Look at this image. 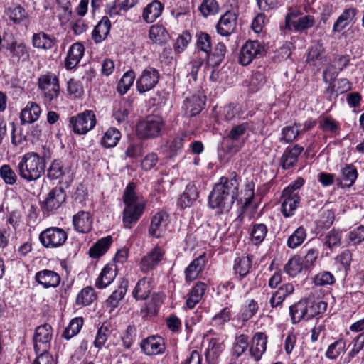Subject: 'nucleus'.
Listing matches in <instances>:
<instances>
[{"label":"nucleus","mask_w":364,"mask_h":364,"mask_svg":"<svg viewBox=\"0 0 364 364\" xmlns=\"http://www.w3.org/2000/svg\"><path fill=\"white\" fill-rule=\"evenodd\" d=\"M239 183L235 178L222 177L209 196V205L212 208H219L221 212H228L237 198Z\"/></svg>","instance_id":"nucleus-1"},{"label":"nucleus","mask_w":364,"mask_h":364,"mask_svg":"<svg viewBox=\"0 0 364 364\" xmlns=\"http://www.w3.org/2000/svg\"><path fill=\"white\" fill-rule=\"evenodd\" d=\"M46 161L35 152L24 154L17 165L19 176L31 182L40 178L45 173Z\"/></svg>","instance_id":"nucleus-2"},{"label":"nucleus","mask_w":364,"mask_h":364,"mask_svg":"<svg viewBox=\"0 0 364 364\" xmlns=\"http://www.w3.org/2000/svg\"><path fill=\"white\" fill-rule=\"evenodd\" d=\"M135 188L134 183H129L123 196L127 205L123 212V223L127 228H131L138 221L144 210V202L136 196Z\"/></svg>","instance_id":"nucleus-3"},{"label":"nucleus","mask_w":364,"mask_h":364,"mask_svg":"<svg viewBox=\"0 0 364 364\" xmlns=\"http://www.w3.org/2000/svg\"><path fill=\"white\" fill-rule=\"evenodd\" d=\"M165 121L158 115H151L136 124V134L141 139H155L161 136L165 129Z\"/></svg>","instance_id":"nucleus-4"},{"label":"nucleus","mask_w":364,"mask_h":364,"mask_svg":"<svg viewBox=\"0 0 364 364\" xmlns=\"http://www.w3.org/2000/svg\"><path fill=\"white\" fill-rule=\"evenodd\" d=\"M38 87L43 92L46 102H51L60 94V85L58 77L51 73L41 75L38 81Z\"/></svg>","instance_id":"nucleus-5"},{"label":"nucleus","mask_w":364,"mask_h":364,"mask_svg":"<svg viewBox=\"0 0 364 364\" xmlns=\"http://www.w3.org/2000/svg\"><path fill=\"white\" fill-rule=\"evenodd\" d=\"M96 124L95 114L87 110L70 119V127L77 134H85L91 130Z\"/></svg>","instance_id":"nucleus-6"},{"label":"nucleus","mask_w":364,"mask_h":364,"mask_svg":"<svg viewBox=\"0 0 364 364\" xmlns=\"http://www.w3.org/2000/svg\"><path fill=\"white\" fill-rule=\"evenodd\" d=\"M68 238L66 232L58 227H51L41 232L39 240L46 247H57L63 245Z\"/></svg>","instance_id":"nucleus-7"},{"label":"nucleus","mask_w":364,"mask_h":364,"mask_svg":"<svg viewBox=\"0 0 364 364\" xmlns=\"http://www.w3.org/2000/svg\"><path fill=\"white\" fill-rule=\"evenodd\" d=\"M52 332V327L49 324H44L36 328L33 336L34 350L36 354L48 353Z\"/></svg>","instance_id":"nucleus-8"},{"label":"nucleus","mask_w":364,"mask_h":364,"mask_svg":"<svg viewBox=\"0 0 364 364\" xmlns=\"http://www.w3.org/2000/svg\"><path fill=\"white\" fill-rule=\"evenodd\" d=\"M159 80V73L156 69L148 67L144 69L140 77L136 80V88L140 93L149 91L153 89Z\"/></svg>","instance_id":"nucleus-9"},{"label":"nucleus","mask_w":364,"mask_h":364,"mask_svg":"<svg viewBox=\"0 0 364 364\" xmlns=\"http://www.w3.org/2000/svg\"><path fill=\"white\" fill-rule=\"evenodd\" d=\"M264 51V48L257 41H247L241 48L239 63L242 65H247L254 58L262 55Z\"/></svg>","instance_id":"nucleus-10"},{"label":"nucleus","mask_w":364,"mask_h":364,"mask_svg":"<svg viewBox=\"0 0 364 364\" xmlns=\"http://www.w3.org/2000/svg\"><path fill=\"white\" fill-rule=\"evenodd\" d=\"M66 194L61 187H55L50 191L42 207L48 212L57 210L65 201Z\"/></svg>","instance_id":"nucleus-11"},{"label":"nucleus","mask_w":364,"mask_h":364,"mask_svg":"<svg viewBox=\"0 0 364 364\" xmlns=\"http://www.w3.org/2000/svg\"><path fill=\"white\" fill-rule=\"evenodd\" d=\"M169 216L165 212L156 213L151 219L149 230L150 235L157 238L162 237L167 230Z\"/></svg>","instance_id":"nucleus-12"},{"label":"nucleus","mask_w":364,"mask_h":364,"mask_svg":"<svg viewBox=\"0 0 364 364\" xmlns=\"http://www.w3.org/2000/svg\"><path fill=\"white\" fill-rule=\"evenodd\" d=\"M142 351L147 355L163 353L165 350L164 340L160 336H153L144 339L141 343Z\"/></svg>","instance_id":"nucleus-13"},{"label":"nucleus","mask_w":364,"mask_h":364,"mask_svg":"<svg viewBox=\"0 0 364 364\" xmlns=\"http://www.w3.org/2000/svg\"><path fill=\"white\" fill-rule=\"evenodd\" d=\"M236 15L231 12H226L219 20L216 29L219 34L228 36L232 33L236 27Z\"/></svg>","instance_id":"nucleus-14"},{"label":"nucleus","mask_w":364,"mask_h":364,"mask_svg":"<svg viewBox=\"0 0 364 364\" xmlns=\"http://www.w3.org/2000/svg\"><path fill=\"white\" fill-rule=\"evenodd\" d=\"M164 252L159 247H155L146 255L142 257L140 263L141 269L148 272L153 269L161 260Z\"/></svg>","instance_id":"nucleus-15"},{"label":"nucleus","mask_w":364,"mask_h":364,"mask_svg":"<svg viewBox=\"0 0 364 364\" xmlns=\"http://www.w3.org/2000/svg\"><path fill=\"white\" fill-rule=\"evenodd\" d=\"M36 281L43 285L45 288L56 287L60 284V277L54 271L44 269L36 274Z\"/></svg>","instance_id":"nucleus-16"},{"label":"nucleus","mask_w":364,"mask_h":364,"mask_svg":"<svg viewBox=\"0 0 364 364\" xmlns=\"http://www.w3.org/2000/svg\"><path fill=\"white\" fill-rule=\"evenodd\" d=\"M267 336L263 333H257L252 339L250 348L251 356L258 361L267 348Z\"/></svg>","instance_id":"nucleus-17"},{"label":"nucleus","mask_w":364,"mask_h":364,"mask_svg":"<svg viewBox=\"0 0 364 364\" xmlns=\"http://www.w3.org/2000/svg\"><path fill=\"white\" fill-rule=\"evenodd\" d=\"M41 113L40 106L33 102H29L22 109L20 119L22 124H31L38 119Z\"/></svg>","instance_id":"nucleus-18"},{"label":"nucleus","mask_w":364,"mask_h":364,"mask_svg":"<svg viewBox=\"0 0 364 364\" xmlns=\"http://www.w3.org/2000/svg\"><path fill=\"white\" fill-rule=\"evenodd\" d=\"M117 276V267L112 264L105 266L96 279L95 287L97 289H104L109 285Z\"/></svg>","instance_id":"nucleus-19"},{"label":"nucleus","mask_w":364,"mask_h":364,"mask_svg":"<svg viewBox=\"0 0 364 364\" xmlns=\"http://www.w3.org/2000/svg\"><path fill=\"white\" fill-rule=\"evenodd\" d=\"M303 147L295 145L292 148H287L281 158V165L284 169L293 167L298 161V157L303 151Z\"/></svg>","instance_id":"nucleus-20"},{"label":"nucleus","mask_w":364,"mask_h":364,"mask_svg":"<svg viewBox=\"0 0 364 364\" xmlns=\"http://www.w3.org/2000/svg\"><path fill=\"white\" fill-rule=\"evenodd\" d=\"M205 264V256L201 255L193 260L188 267L185 269V277L186 281L192 282L195 280L199 274L203 271Z\"/></svg>","instance_id":"nucleus-21"},{"label":"nucleus","mask_w":364,"mask_h":364,"mask_svg":"<svg viewBox=\"0 0 364 364\" xmlns=\"http://www.w3.org/2000/svg\"><path fill=\"white\" fill-rule=\"evenodd\" d=\"M111 28V23L107 16H103L95 27L92 37L96 43H101L107 38Z\"/></svg>","instance_id":"nucleus-22"},{"label":"nucleus","mask_w":364,"mask_h":364,"mask_svg":"<svg viewBox=\"0 0 364 364\" xmlns=\"http://www.w3.org/2000/svg\"><path fill=\"white\" fill-rule=\"evenodd\" d=\"M84 53V46L80 43L71 46L65 59V66L68 69L75 68L80 62Z\"/></svg>","instance_id":"nucleus-23"},{"label":"nucleus","mask_w":364,"mask_h":364,"mask_svg":"<svg viewBox=\"0 0 364 364\" xmlns=\"http://www.w3.org/2000/svg\"><path fill=\"white\" fill-rule=\"evenodd\" d=\"M282 212L285 217L293 215L298 206L300 198L297 194H284L282 196Z\"/></svg>","instance_id":"nucleus-24"},{"label":"nucleus","mask_w":364,"mask_h":364,"mask_svg":"<svg viewBox=\"0 0 364 364\" xmlns=\"http://www.w3.org/2000/svg\"><path fill=\"white\" fill-rule=\"evenodd\" d=\"M73 223L75 229L79 232H88L92 228V220L87 212L80 211L73 217Z\"/></svg>","instance_id":"nucleus-25"},{"label":"nucleus","mask_w":364,"mask_h":364,"mask_svg":"<svg viewBox=\"0 0 364 364\" xmlns=\"http://www.w3.org/2000/svg\"><path fill=\"white\" fill-rule=\"evenodd\" d=\"M56 39L44 32L35 33L32 38V44L34 48L43 49L45 50H50L54 47Z\"/></svg>","instance_id":"nucleus-26"},{"label":"nucleus","mask_w":364,"mask_h":364,"mask_svg":"<svg viewBox=\"0 0 364 364\" xmlns=\"http://www.w3.org/2000/svg\"><path fill=\"white\" fill-rule=\"evenodd\" d=\"M163 8L164 6L160 1L157 0L153 1L144 9V19L148 23L154 22L158 17L161 16Z\"/></svg>","instance_id":"nucleus-27"},{"label":"nucleus","mask_w":364,"mask_h":364,"mask_svg":"<svg viewBox=\"0 0 364 364\" xmlns=\"http://www.w3.org/2000/svg\"><path fill=\"white\" fill-rule=\"evenodd\" d=\"M356 14L357 10L355 9L349 8L345 9L335 22L333 28V31L339 32L344 29L353 21Z\"/></svg>","instance_id":"nucleus-28"},{"label":"nucleus","mask_w":364,"mask_h":364,"mask_svg":"<svg viewBox=\"0 0 364 364\" xmlns=\"http://www.w3.org/2000/svg\"><path fill=\"white\" fill-rule=\"evenodd\" d=\"M206 289V284L203 282H197L188 294L186 305L189 309L193 308L198 304L203 296L204 295Z\"/></svg>","instance_id":"nucleus-29"},{"label":"nucleus","mask_w":364,"mask_h":364,"mask_svg":"<svg viewBox=\"0 0 364 364\" xmlns=\"http://www.w3.org/2000/svg\"><path fill=\"white\" fill-rule=\"evenodd\" d=\"M252 267V257L248 255H243L235 259L234 270L240 277H245Z\"/></svg>","instance_id":"nucleus-30"},{"label":"nucleus","mask_w":364,"mask_h":364,"mask_svg":"<svg viewBox=\"0 0 364 364\" xmlns=\"http://www.w3.org/2000/svg\"><path fill=\"white\" fill-rule=\"evenodd\" d=\"M97 299L96 293L92 287H86L77 294L75 303L77 306H88Z\"/></svg>","instance_id":"nucleus-31"},{"label":"nucleus","mask_w":364,"mask_h":364,"mask_svg":"<svg viewBox=\"0 0 364 364\" xmlns=\"http://www.w3.org/2000/svg\"><path fill=\"white\" fill-rule=\"evenodd\" d=\"M112 242V238L110 236L100 239L90 249V256L95 258L102 256L107 251Z\"/></svg>","instance_id":"nucleus-32"},{"label":"nucleus","mask_w":364,"mask_h":364,"mask_svg":"<svg viewBox=\"0 0 364 364\" xmlns=\"http://www.w3.org/2000/svg\"><path fill=\"white\" fill-rule=\"evenodd\" d=\"M289 311L294 323H299L303 318L307 320L306 301H300L290 306Z\"/></svg>","instance_id":"nucleus-33"},{"label":"nucleus","mask_w":364,"mask_h":364,"mask_svg":"<svg viewBox=\"0 0 364 364\" xmlns=\"http://www.w3.org/2000/svg\"><path fill=\"white\" fill-rule=\"evenodd\" d=\"M303 269H306L301 261V257L294 256L291 258L284 267L285 272L290 277H296L301 272Z\"/></svg>","instance_id":"nucleus-34"},{"label":"nucleus","mask_w":364,"mask_h":364,"mask_svg":"<svg viewBox=\"0 0 364 364\" xmlns=\"http://www.w3.org/2000/svg\"><path fill=\"white\" fill-rule=\"evenodd\" d=\"M150 291L151 287L149 282L145 278H143L137 282L133 291V296L137 300H144L149 297Z\"/></svg>","instance_id":"nucleus-35"},{"label":"nucleus","mask_w":364,"mask_h":364,"mask_svg":"<svg viewBox=\"0 0 364 364\" xmlns=\"http://www.w3.org/2000/svg\"><path fill=\"white\" fill-rule=\"evenodd\" d=\"M121 138L120 132L116 128H109L105 133L102 139V144L105 147H114Z\"/></svg>","instance_id":"nucleus-36"},{"label":"nucleus","mask_w":364,"mask_h":364,"mask_svg":"<svg viewBox=\"0 0 364 364\" xmlns=\"http://www.w3.org/2000/svg\"><path fill=\"white\" fill-rule=\"evenodd\" d=\"M128 282L122 280L118 289L114 291L111 296L107 299V303L112 307H116L120 300L124 296L127 290Z\"/></svg>","instance_id":"nucleus-37"},{"label":"nucleus","mask_w":364,"mask_h":364,"mask_svg":"<svg viewBox=\"0 0 364 364\" xmlns=\"http://www.w3.org/2000/svg\"><path fill=\"white\" fill-rule=\"evenodd\" d=\"M327 309V303L323 301H314L308 304L306 302L307 320L324 313Z\"/></svg>","instance_id":"nucleus-38"},{"label":"nucleus","mask_w":364,"mask_h":364,"mask_svg":"<svg viewBox=\"0 0 364 364\" xmlns=\"http://www.w3.org/2000/svg\"><path fill=\"white\" fill-rule=\"evenodd\" d=\"M306 237V230L302 226H300L289 237L287 246L289 248H296L304 242Z\"/></svg>","instance_id":"nucleus-39"},{"label":"nucleus","mask_w":364,"mask_h":364,"mask_svg":"<svg viewBox=\"0 0 364 364\" xmlns=\"http://www.w3.org/2000/svg\"><path fill=\"white\" fill-rule=\"evenodd\" d=\"M83 325V319L81 317H77L72 319L68 326L65 329L63 337L70 339L79 333Z\"/></svg>","instance_id":"nucleus-40"},{"label":"nucleus","mask_w":364,"mask_h":364,"mask_svg":"<svg viewBox=\"0 0 364 364\" xmlns=\"http://www.w3.org/2000/svg\"><path fill=\"white\" fill-rule=\"evenodd\" d=\"M135 79V74L132 70L125 73L117 85V91L121 94H125L133 85Z\"/></svg>","instance_id":"nucleus-41"},{"label":"nucleus","mask_w":364,"mask_h":364,"mask_svg":"<svg viewBox=\"0 0 364 364\" xmlns=\"http://www.w3.org/2000/svg\"><path fill=\"white\" fill-rule=\"evenodd\" d=\"M342 176L343 180L345 181V185L350 187L358 177L357 170L352 164L346 165L342 168Z\"/></svg>","instance_id":"nucleus-42"},{"label":"nucleus","mask_w":364,"mask_h":364,"mask_svg":"<svg viewBox=\"0 0 364 364\" xmlns=\"http://www.w3.org/2000/svg\"><path fill=\"white\" fill-rule=\"evenodd\" d=\"M232 316V313L228 307L223 308L218 314L212 318V325L213 326L222 327L225 323L228 322Z\"/></svg>","instance_id":"nucleus-43"},{"label":"nucleus","mask_w":364,"mask_h":364,"mask_svg":"<svg viewBox=\"0 0 364 364\" xmlns=\"http://www.w3.org/2000/svg\"><path fill=\"white\" fill-rule=\"evenodd\" d=\"M6 14L14 23H21L28 17L27 12L21 6L9 8L6 11Z\"/></svg>","instance_id":"nucleus-44"},{"label":"nucleus","mask_w":364,"mask_h":364,"mask_svg":"<svg viewBox=\"0 0 364 364\" xmlns=\"http://www.w3.org/2000/svg\"><path fill=\"white\" fill-rule=\"evenodd\" d=\"M218 9L216 0H203L199 7L200 11L205 17L215 14L218 13Z\"/></svg>","instance_id":"nucleus-45"},{"label":"nucleus","mask_w":364,"mask_h":364,"mask_svg":"<svg viewBox=\"0 0 364 364\" xmlns=\"http://www.w3.org/2000/svg\"><path fill=\"white\" fill-rule=\"evenodd\" d=\"M129 104L127 102H119L114 107L113 117L118 122L127 120L129 114Z\"/></svg>","instance_id":"nucleus-46"},{"label":"nucleus","mask_w":364,"mask_h":364,"mask_svg":"<svg viewBox=\"0 0 364 364\" xmlns=\"http://www.w3.org/2000/svg\"><path fill=\"white\" fill-rule=\"evenodd\" d=\"M345 342L338 340L331 344L326 353L327 358L330 359H336L345 350Z\"/></svg>","instance_id":"nucleus-47"},{"label":"nucleus","mask_w":364,"mask_h":364,"mask_svg":"<svg viewBox=\"0 0 364 364\" xmlns=\"http://www.w3.org/2000/svg\"><path fill=\"white\" fill-rule=\"evenodd\" d=\"M342 234L340 230H331L326 235L325 245L330 249L341 245Z\"/></svg>","instance_id":"nucleus-48"},{"label":"nucleus","mask_w":364,"mask_h":364,"mask_svg":"<svg viewBox=\"0 0 364 364\" xmlns=\"http://www.w3.org/2000/svg\"><path fill=\"white\" fill-rule=\"evenodd\" d=\"M248 347V338L245 335H240L237 338L233 344L232 353L234 355L240 356Z\"/></svg>","instance_id":"nucleus-49"},{"label":"nucleus","mask_w":364,"mask_h":364,"mask_svg":"<svg viewBox=\"0 0 364 364\" xmlns=\"http://www.w3.org/2000/svg\"><path fill=\"white\" fill-rule=\"evenodd\" d=\"M267 229L264 224L254 225L251 230V240L256 244L262 242L267 235Z\"/></svg>","instance_id":"nucleus-50"},{"label":"nucleus","mask_w":364,"mask_h":364,"mask_svg":"<svg viewBox=\"0 0 364 364\" xmlns=\"http://www.w3.org/2000/svg\"><path fill=\"white\" fill-rule=\"evenodd\" d=\"M0 176L6 184L13 185L17 181V175L9 165H3L0 168Z\"/></svg>","instance_id":"nucleus-51"},{"label":"nucleus","mask_w":364,"mask_h":364,"mask_svg":"<svg viewBox=\"0 0 364 364\" xmlns=\"http://www.w3.org/2000/svg\"><path fill=\"white\" fill-rule=\"evenodd\" d=\"M364 241V226L360 225L354 228L348 233V244L356 245Z\"/></svg>","instance_id":"nucleus-52"},{"label":"nucleus","mask_w":364,"mask_h":364,"mask_svg":"<svg viewBox=\"0 0 364 364\" xmlns=\"http://www.w3.org/2000/svg\"><path fill=\"white\" fill-rule=\"evenodd\" d=\"M205 105V102L200 97L193 96L187 105V107L190 109L191 116H195L198 114Z\"/></svg>","instance_id":"nucleus-53"},{"label":"nucleus","mask_w":364,"mask_h":364,"mask_svg":"<svg viewBox=\"0 0 364 364\" xmlns=\"http://www.w3.org/2000/svg\"><path fill=\"white\" fill-rule=\"evenodd\" d=\"M314 24V18L313 16L307 15L292 22V26L296 31H303L311 28Z\"/></svg>","instance_id":"nucleus-54"},{"label":"nucleus","mask_w":364,"mask_h":364,"mask_svg":"<svg viewBox=\"0 0 364 364\" xmlns=\"http://www.w3.org/2000/svg\"><path fill=\"white\" fill-rule=\"evenodd\" d=\"M197 47L208 55L211 50L210 36L205 33H200L197 40Z\"/></svg>","instance_id":"nucleus-55"},{"label":"nucleus","mask_w":364,"mask_h":364,"mask_svg":"<svg viewBox=\"0 0 364 364\" xmlns=\"http://www.w3.org/2000/svg\"><path fill=\"white\" fill-rule=\"evenodd\" d=\"M300 130L298 128V124L295 123L292 126H287L282 129V139L285 142H290L294 140L299 135Z\"/></svg>","instance_id":"nucleus-56"},{"label":"nucleus","mask_w":364,"mask_h":364,"mask_svg":"<svg viewBox=\"0 0 364 364\" xmlns=\"http://www.w3.org/2000/svg\"><path fill=\"white\" fill-rule=\"evenodd\" d=\"M64 174L63 165L60 161L55 160L48 170V177L58 179Z\"/></svg>","instance_id":"nucleus-57"},{"label":"nucleus","mask_w":364,"mask_h":364,"mask_svg":"<svg viewBox=\"0 0 364 364\" xmlns=\"http://www.w3.org/2000/svg\"><path fill=\"white\" fill-rule=\"evenodd\" d=\"M334 282L335 278L329 272H320L314 278V284L318 286L332 284Z\"/></svg>","instance_id":"nucleus-58"},{"label":"nucleus","mask_w":364,"mask_h":364,"mask_svg":"<svg viewBox=\"0 0 364 364\" xmlns=\"http://www.w3.org/2000/svg\"><path fill=\"white\" fill-rule=\"evenodd\" d=\"M110 331L107 326L102 325L98 330L94 344L95 347L100 348L106 342Z\"/></svg>","instance_id":"nucleus-59"},{"label":"nucleus","mask_w":364,"mask_h":364,"mask_svg":"<svg viewBox=\"0 0 364 364\" xmlns=\"http://www.w3.org/2000/svg\"><path fill=\"white\" fill-rule=\"evenodd\" d=\"M55 2L64 12V14L60 16V21L62 23H65L70 19L72 14L70 1V0H55Z\"/></svg>","instance_id":"nucleus-60"},{"label":"nucleus","mask_w":364,"mask_h":364,"mask_svg":"<svg viewBox=\"0 0 364 364\" xmlns=\"http://www.w3.org/2000/svg\"><path fill=\"white\" fill-rule=\"evenodd\" d=\"M318 251L316 249L311 248L309 250L301 261L305 269H309L312 267L318 258Z\"/></svg>","instance_id":"nucleus-61"},{"label":"nucleus","mask_w":364,"mask_h":364,"mask_svg":"<svg viewBox=\"0 0 364 364\" xmlns=\"http://www.w3.org/2000/svg\"><path fill=\"white\" fill-rule=\"evenodd\" d=\"M67 90L68 95L73 98L80 97L83 92L82 86L73 79L68 82Z\"/></svg>","instance_id":"nucleus-62"},{"label":"nucleus","mask_w":364,"mask_h":364,"mask_svg":"<svg viewBox=\"0 0 364 364\" xmlns=\"http://www.w3.org/2000/svg\"><path fill=\"white\" fill-rule=\"evenodd\" d=\"M247 128V124H241L232 127L230 133L226 136V139H230L232 141L238 140L240 136L245 133Z\"/></svg>","instance_id":"nucleus-63"},{"label":"nucleus","mask_w":364,"mask_h":364,"mask_svg":"<svg viewBox=\"0 0 364 364\" xmlns=\"http://www.w3.org/2000/svg\"><path fill=\"white\" fill-rule=\"evenodd\" d=\"M323 52V48L321 44L316 43L309 50L306 61L308 63H313V65H314V61L321 57Z\"/></svg>","instance_id":"nucleus-64"}]
</instances>
